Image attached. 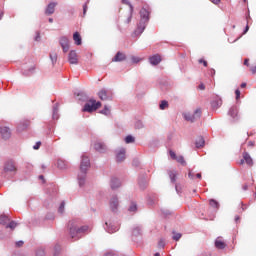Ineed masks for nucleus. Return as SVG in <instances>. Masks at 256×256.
Segmentation results:
<instances>
[{
	"label": "nucleus",
	"mask_w": 256,
	"mask_h": 256,
	"mask_svg": "<svg viewBox=\"0 0 256 256\" xmlns=\"http://www.w3.org/2000/svg\"><path fill=\"white\" fill-rule=\"evenodd\" d=\"M90 165L91 163L89 157L83 156L80 164V174L78 175L80 187H82V185H85V177L87 175V170L89 169Z\"/></svg>",
	"instance_id": "1"
},
{
	"label": "nucleus",
	"mask_w": 256,
	"mask_h": 256,
	"mask_svg": "<svg viewBox=\"0 0 256 256\" xmlns=\"http://www.w3.org/2000/svg\"><path fill=\"white\" fill-rule=\"evenodd\" d=\"M68 227L70 229L72 239H81V234L89 231V226H82L79 228L74 222H69Z\"/></svg>",
	"instance_id": "2"
},
{
	"label": "nucleus",
	"mask_w": 256,
	"mask_h": 256,
	"mask_svg": "<svg viewBox=\"0 0 256 256\" xmlns=\"http://www.w3.org/2000/svg\"><path fill=\"white\" fill-rule=\"evenodd\" d=\"M140 23L138 25L137 31L138 33H143V31H145V27L149 21V12L147 9L142 8L140 10Z\"/></svg>",
	"instance_id": "3"
},
{
	"label": "nucleus",
	"mask_w": 256,
	"mask_h": 256,
	"mask_svg": "<svg viewBox=\"0 0 256 256\" xmlns=\"http://www.w3.org/2000/svg\"><path fill=\"white\" fill-rule=\"evenodd\" d=\"M101 107V102H97V100L90 99L85 105L82 111L86 113H93V111H97Z\"/></svg>",
	"instance_id": "4"
},
{
	"label": "nucleus",
	"mask_w": 256,
	"mask_h": 256,
	"mask_svg": "<svg viewBox=\"0 0 256 256\" xmlns=\"http://www.w3.org/2000/svg\"><path fill=\"white\" fill-rule=\"evenodd\" d=\"M202 111L201 108H197L194 112V114H185L184 119L186 121H190V123H195L198 119H201Z\"/></svg>",
	"instance_id": "5"
},
{
	"label": "nucleus",
	"mask_w": 256,
	"mask_h": 256,
	"mask_svg": "<svg viewBox=\"0 0 256 256\" xmlns=\"http://www.w3.org/2000/svg\"><path fill=\"white\" fill-rule=\"evenodd\" d=\"M0 135L1 138L4 139V141H7V139H11V128L6 126L0 127Z\"/></svg>",
	"instance_id": "6"
},
{
	"label": "nucleus",
	"mask_w": 256,
	"mask_h": 256,
	"mask_svg": "<svg viewBox=\"0 0 256 256\" xmlns=\"http://www.w3.org/2000/svg\"><path fill=\"white\" fill-rule=\"evenodd\" d=\"M244 163H246L248 167H253V158H251V155L247 152L243 153V159L240 160L239 165H244Z\"/></svg>",
	"instance_id": "7"
},
{
	"label": "nucleus",
	"mask_w": 256,
	"mask_h": 256,
	"mask_svg": "<svg viewBox=\"0 0 256 256\" xmlns=\"http://www.w3.org/2000/svg\"><path fill=\"white\" fill-rule=\"evenodd\" d=\"M17 171V166L13 161H8L4 165V172L5 173H15Z\"/></svg>",
	"instance_id": "8"
},
{
	"label": "nucleus",
	"mask_w": 256,
	"mask_h": 256,
	"mask_svg": "<svg viewBox=\"0 0 256 256\" xmlns=\"http://www.w3.org/2000/svg\"><path fill=\"white\" fill-rule=\"evenodd\" d=\"M68 61L70 65H77V63H79V58L77 57V52L75 50L70 51Z\"/></svg>",
	"instance_id": "9"
},
{
	"label": "nucleus",
	"mask_w": 256,
	"mask_h": 256,
	"mask_svg": "<svg viewBox=\"0 0 256 256\" xmlns=\"http://www.w3.org/2000/svg\"><path fill=\"white\" fill-rule=\"evenodd\" d=\"M110 209L111 211H113V213L117 212V210L119 209V198L113 197L110 200Z\"/></svg>",
	"instance_id": "10"
},
{
	"label": "nucleus",
	"mask_w": 256,
	"mask_h": 256,
	"mask_svg": "<svg viewBox=\"0 0 256 256\" xmlns=\"http://www.w3.org/2000/svg\"><path fill=\"white\" fill-rule=\"evenodd\" d=\"M60 45H61L64 53H67V51H69V39H67V37L60 38Z\"/></svg>",
	"instance_id": "11"
},
{
	"label": "nucleus",
	"mask_w": 256,
	"mask_h": 256,
	"mask_svg": "<svg viewBox=\"0 0 256 256\" xmlns=\"http://www.w3.org/2000/svg\"><path fill=\"white\" fill-rule=\"evenodd\" d=\"M95 151H98L99 153H105L107 146L103 142H96L94 144Z\"/></svg>",
	"instance_id": "12"
},
{
	"label": "nucleus",
	"mask_w": 256,
	"mask_h": 256,
	"mask_svg": "<svg viewBox=\"0 0 256 256\" xmlns=\"http://www.w3.org/2000/svg\"><path fill=\"white\" fill-rule=\"evenodd\" d=\"M126 59H127V55H125V53L117 52V54L112 59V61L115 62V63H118V62H121V61H125Z\"/></svg>",
	"instance_id": "13"
},
{
	"label": "nucleus",
	"mask_w": 256,
	"mask_h": 256,
	"mask_svg": "<svg viewBox=\"0 0 256 256\" xmlns=\"http://www.w3.org/2000/svg\"><path fill=\"white\" fill-rule=\"evenodd\" d=\"M55 7H57V3H55V2H51L50 4H48V6L45 10V14L53 15L55 13Z\"/></svg>",
	"instance_id": "14"
},
{
	"label": "nucleus",
	"mask_w": 256,
	"mask_h": 256,
	"mask_svg": "<svg viewBox=\"0 0 256 256\" xmlns=\"http://www.w3.org/2000/svg\"><path fill=\"white\" fill-rule=\"evenodd\" d=\"M116 161L118 163H122V161H125V148H121L118 153L116 154Z\"/></svg>",
	"instance_id": "15"
},
{
	"label": "nucleus",
	"mask_w": 256,
	"mask_h": 256,
	"mask_svg": "<svg viewBox=\"0 0 256 256\" xmlns=\"http://www.w3.org/2000/svg\"><path fill=\"white\" fill-rule=\"evenodd\" d=\"M151 65H159L161 63V55L155 54L149 58Z\"/></svg>",
	"instance_id": "16"
},
{
	"label": "nucleus",
	"mask_w": 256,
	"mask_h": 256,
	"mask_svg": "<svg viewBox=\"0 0 256 256\" xmlns=\"http://www.w3.org/2000/svg\"><path fill=\"white\" fill-rule=\"evenodd\" d=\"M105 225L107 227L106 231H108V233H117V231H119V226L111 225L109 222H106Z\"/></svg>",
	"instance_id": "17"
},
{
	"label": "nucleus",
	"mask_w": 256,
	"mask_h": 256,
	"mask_svg": "<svg viewBox=\"0 0 256 256\" xmlns=\"http://www.w3.org/2000/svg\"><path fill=\"white\" fill-rule=\"evenodd\" d=\"M73 39L75 41V45H81L82 39H81V34H79V32H75L73 34Z\"/></svg>",
	"instance_id": "18"
},
{
	"label": "nucleus",
	"mask_w": 256,
	"mask_h": 256,
	"mask_svg": "<svg viewBox=\"0 0 256 256\" xmlns=\"http://www.w3.org/2000/svg\"><path fill=\"white\" fill-rule=\"evenodd\" d=\"M98 97L101 101H107V90L102 89L98 92Z\"/></svg>",
	"instance_id": "19"
},
{
	"label": "nucleus",
	"mask_w": 256,
	"mask_h": 256,
	"mask_svg": "<svg viewBox=\"0 0 256 256\" xmlns=\"http://www.w3.org/2000/svg\"><path fill=\"white\" fill-rule=\"evenodd\" d=\"M118 187H121V182H119V179L113 178L111 180V188L112 189H118Z\"/></svg>",
	"instance_id": "20"
},
{
	"label": "nucleus",
	"mask_w": 256,
	"mask_h": 256,
	"mask_svg": "<svg viewBox=\"0 0 256 256\" xmlns=\"http://www.w3.org/2000/svg\"><path fill=\"white\" fill-rule=\"evenodd\" d=\"M9 221H11L9 216H7L5 214L0 216V225H7V223H9Z\"/></svg>",
	"instance_id": "21"
},
{
	"label": "nucleus",
	"mask_w": 256,
	"mask_h": 256,
	"mask_svg": "<svg viewBox=\"0 0 256 256\" xmlns=\"http://www.w3.org/2000/svg\"><path fill=\"white\" fill-rule=\"evenodd\" d=\"M215 247H216V249H225V247H227V245L225 244V242L221 241L220 239H217L215 241Z\"/></svg>",
	"instance_id": "22"
},
{
	"label": "nucleus",
	"mask_w": 256,
	"mask_h": 256,
	"mask_svg": "<svg viewBox=\"0 0 256 256\" xmlns=\"http://www.w3.org/2000/svg\"><path fill=\"white\" fill-rule=\"evenodd\" d=\"M129 7H130V12L127 16V19L124 20V23H126V24H129L131 19H133V5L129 4Z\"/></svg>",
	"instance_id": "23"
},
{
	"label": "nucleus",
	"mask_w": 256,
	"mask_h": 256,
	"mask_svg": "<svg viewBox=\"0 0 256 256\" xmlns=\"http://www.w3.org/2000/svg\"><path fill=\"white\" fill-rule=\"evenodd\" d=\"M205 145V139L203 137H198L196 140V147L199 149Z\"/></svg>",
	"instance_id": "24"
},
{
	"label": "nucleus",
	"mask_w": 256,
	"mask_h": 256,
	"mask_svg": "<svg viewBox=\"0 0 256 256\" xmlns=\"http://www.w3.org/2000/svg\"><path fill=\"white\" fill-rule=\"evenodd\" d=\"M169 107V102H167V100H162L159 108L161 109V111H165V109H167Z\"/></svg>",
	"instance_id": "25"
},
{
	"label": "nucleus",
	"mask_w": 256,
	"mask_h": 256,
	"mask_svg": "<svg viewBox=\"0 0 256 256\" xmlns=\"http://www.w3.org/2000/svg\"><path fill=\"white\" fill-rule=\"evenodd\" d=\"M132 235H133V237H139V235H141V228H139V227L133 228Z\"/></svg>",
	"instance_id": "26"
},
{
	"label": "nucleus",
	"mask_w": 256,
	"mask_h": 256,
	"mask_svg": "<svg viewBox=\"0 0 256 256\" xmlns=\"http://www.w3.org/2000/svg\"><path fill=\"white\" fill-rule=\"evenodd\" d=\"M168 174H169V177H170L172 183H175L176 178H177V172H175V171H169Z\"/></svg>",
	"instance_id": "27"
},
{
	"label": "nucleus",
	"mask_w": 256,
	"mask_h": 256,
	"mask_svg": "<svg viewBox=\"0 0 256 256\" xmlns=\"http://www.w3.org/2000/svg\"><path fill=\"white\" fill-rule=\"evenodd\" d=\"M209 204L211 207H213L214 209H219V202H217V200L211 199L209 201Z\"/></svg>",
	"instance_id": "28"
},
{
	"label": "nucleus",
	"mask_w": 256,
	"mask_h": 256,
	"mask_svg": "<svg viewBox=\"0 0 256 256\" xmlns=\"http://www.w3.org/2000/svg\"><path fill=\"white\" fill-rule=\"evenodd\" d=\"M172 233H173L172 239H173L174 241H179V239H181V237H183V235H182L181 233H177V232H175V231H173Z\"/></svg>",
	"instance_id": "29"
},
{
	"label": "nucleus",
	"mask_w": 256,
	"mask_h": 256,
	"mask_svg": "<svg viewBox=\"0 0 256 256\" xmlns=\"http://www.w3.org/2000/svg\"><path fill=\"white\" fill-rule=\"evenodd\" d=\"M174 161H177V163H180V165H185V158L183 156H176V159Z\"/></svg>",
	"instance_id": "30"
},
{
	"label": "nucleus",
	"mask_w": 256,
	"mask_h": 256,
	"mask_svg": "<svg viewBox=\"0 0 256 256\" xmlns=\"http://www.w3.org/2000/svg\"><path fill=\"white\" fill-rule=\"evenodd\" d=\"M17 227V222L11 221L7 226L6 229H11L12 231Z\"/></svg>",
	"instance_id": "31"
},
{
	"label": "nucleus",
	"mask_w": 256,
	"mask_h": 256,
	"mask_svg": "<svg viewBox=\"0 0 256 256\" xmlns=\"http://www.w3.org/2000/svg\"><path fill=\"white\" fill-rule=\"evenodd\" d=\"M125 143H135V138L131 135H128L126 138H125Z\"/></svg>",
	"instance_id": "32"
},
{
	"label": "nucleus",
	"mask_w": 256,
	"mask_h": 256,
	"mask_svg": "<svg viewBox=\"0 0 256 256\" xmlns=\"http://www.w3.org/2000/svg\"><path fill=\"white\" fill-rule=\"evenodd\" d=\"M102 115H111V110H109V108L105 107L102 111H101Z\"/></svg>",
	"instance_id": "33"
},
{
	"label": "nucleus",
	"mask_w": 256,
	"mask_h": 256,
	"mask_svg": "<svg viewBox=\"0 0 256 256\" xmlns=\"http://www.w3.org/2000/svg\"><path fill=\"white\" fill-rule=\"evenodd\" d=\"M131 61L132 63H139V61H141V58L137 56H131Z\"/></svg>",
	"instance_id": "34"
},
{
	"label": "nucleus",
	"mask_w": 256,
	"mask_h": 256,
	"mask_svg": "<svg viewBox=\"0 0 256 256\" xmlns=\"http://www.w3.org/2000/svg\"><path fill=\"white\" fill-rule=\"evenodd\" d=\"M129 211L135 212L137 211V204L132 203L129 207Z\"/></svg>",
	"instance_id": "35"
},
{
	"label": "nucleus",
	"mask_w": 256,
	"mask_h": 256,
	"mask_svg": "<svg viewBox=\"0 0 256 256\" xmlns=\"http://www.w3.org/2000/svg\"><path fill=\"white\" fill-rule=\"evenodd\" d=\"M50 59L52 63H57V54H50Z\"/></svg>",
	"instance_id": "36"
},
{
	"label": "nucleus",
	"mask_w": 256,
	"mask_h": 256,
	"mask_svg": "<svg viewBox=\"0 0 256 256\" xmlns=\"http://www.w3.org/2000/svg\"><path fill=\"white\" fill-rule=\"evenodd\" d=\"M58 211H59V213H63L65 211V202H62L60 204Z\"/></svg>",
	"instance_id": "37"
},
{
	"label": "nucleus",
	"mask_w": 256,
	"mask_h": 256,
	"mask_svg": "<svg viewBox=\"0 0 256 256\" xmlns=\"http://www.w3.org/2000/svg\"><path fill=\"white\" fill-rule=\"evenodd\" d=\"M87 9H89L87 2L83 5V16L87 15Z\"/></svg>",
	"instance_id": "38"
},
{
	"label": "nucleus",
	"mask_w": 256,
	"mask_h": 256,
	"mask_svg": "<svg viewBox=\"0 0 256 256\" xmlns=\"http://www.w3.org/2000/svg\"><path fill=\"white\" fill-rule=\"evenodd\" d=\"M58 167H59V169H65L66 167H65V162H63V161H58Z\"/></svg>",
	"instance_id": "39"
},
{
	"label": "nucleus",
	"mask_w": 256,
	"mask_h": 256,
	"mask_svg": "<svg viewBox=\"0 0 256 256\" xmlns=\"http://www.w3.org/2000/svg\"><path fill=\"white\" fill-rule=\"evenodd\" d=\"M235 95H236V99L238 101V99H240V97H241V91L239 89L235 90Z\"/></svg>",
	"instance_id": "40"
},
{
	"label": "nucleus",
	"mask_w": 256,
	"mask_h": 256,
	"mask_svg": "<svg viewBox=\"0 0 256 256\" xmlns=\"http://www.w3.org/2000/svg\"><path fill=\"white\" fill-rule=\"evenodd\" d=\"M36 256H45V251H43V250H38V251L36 252Z\"/></svg>",
	"instance_id": "41"
},
{
	"label": "nucleus",
	"mask_w": 256,
	"mask_h": 256,
	"mask_svg": "<svg viewBox=\"0 0 256 256\" xmlns=\"http://www.w3.org/2000/svg\"><path fill=\"white\" fill-rule=\"evenodd\" d=\"M170 157L171 159H176L177 158V154H175V152H173V150H170Z\"/></svg>",
	"instance_id": "42"
},
{
	"label": "nucleus",
	"mask_w": 256,
	"mask_h": 256,
	"mask_svg": "<svg viewBox=\"0 0 256 256\" xmlns=\"http://www.w3.org/2000/svg\"><path fill=\"white\" fill-rule=\"evenodd\" d=\"M198 62H199L200 64L202 63V64L204 65V67H207V65H208L207 61L204 60V59H199Z\"/></svg>",
	"instance_id": "43"
},
{
	"label": "nucleus",
	"mask_w": 256,
	"mask_h": 256,
	"mask_svg": "<svg viewBox=\"0 0 256 256\" xmlns=\"http://www.w3.org/2000/svg\"><path fill=\"white\" fill-rule=\"evenodd\" d=\"M41 147V142H37L34 146L33 149L37 150Z\"/></svg>",
	"instance_id": "44"
},
{
	"label": "nucleus",
	"mask_w": 256,
	"mask_h": 256,
	"mask_svg": "<svg viewBox=\"0 0 256 256\" xmlns=\"http://www.w3.org/2000/svg\"><path fill=\"white\" fill-rule=\"evenodd\" d=\"M23 241L16 242V247H23Z\"/></svg>",
	"instance_id": "45"
},
{
	"label": "nucleus",
	"mask_w": 256,
	"mask_h": 256,
	"mask_svg": "<svg viewBox=\"0 0 256 256\" xmlns=\"http://www.w3.org/2000/svg\"><path fill=\"white\" fill-rule=\"evenodd\" d=\"M244 65H246V67H249V58H246L244 60Z\"/></svg>",
	"instance_id": "46"
},
{
	"label": "nucleus",
	"mask_w": 256,
	"mask_h": 256,
	"mask_svg": "<svg viewBox=\"0 0 256 256\" xmlns=\"http://www.w3.org/2000/svg\"><path fill=\"white\" fill-rule=\"evenodd\" d=\"M212 3H214V5H219V3H221V0H212Z\"/></svg>",
	"instance_id": "47"
},
{
	"label": "nucleus",
	"mask_w": 256,
	"mask_h": 256,
	"mask_svg": "<svg viewBox=\"0 0 256 256\" xmlns=\"http://www.w3.org/2000/svg\"><path fill=\"white\" fill-rule=\"evenodd\" d=\"M248 31H249V25H246V28H245V30L243 32V35H245Z\"/></svg>",
	"instance_id": "48"
},
{
	"label": "nucleus",
	"mask_w": 256,
	"mask_h": 256,
	"mask_svg": "<svg viewBox=\"0 0 256 256\" xmlns=\"http://www.w3.org/2000/svg\"><path fill=\"white\" fill-rule=\"evenodd\" d=\"M240 87H241V89H245L246 87H247V83H242L241 85H240Z\"/></svg>",
	"instance_id": "49"
},
{
	"label": "nucleus",
	"mask_w": 256,
	"mask_h": 256,
	"mask_svg": "<svg viewBox=\"0 0 256 256\" xmlns=\"http://www.w3.org/2000/svg\"><path fill=\"white\" fill-rule=\"evenodd\" d=\"M199 89H201V91H204L205 85H204V84H200V85H199Z\"/></svg>",
	"instance_id": "50"
},
{
	"label": "nucleus",
	"mask_w": 256,
	"mask_h": 256,
	"mask_svg": "<svg viewBox=\"0 0 256 256\" xmlns=\"http://www.w3.org/2000/svg\"><path fill=\"white\" fill-rule=\"evenodd\" d=\"M165 246V242H163V240H161L160 242H159V247H164Z\"/></svg>",
	"instance_id": "51"
},
{
	"label": "nucleus",
	"mask_w": 256,
	"mask_h": 256,
	"mask_svg": "<svg viewBox=\"0 0 256 256\" xmlns=\"http://www.w3.org/2000/svg\"><path fill=\"white\" fill-rule=\"evenodd\" d=\"M188 177H189V179H194L193 173H192V172H189V173H188Z\"/></svg>",
	"instance_id": "52"
},
{
	"label": "nucleus",
	"mask_w": 256,
	"mask_h": 256,
	"mask_svg": "<svg viewBox=\"0 0 256 256\" xmlns=\"http://www.w3.org/2000/svg\"><path fill=\"white\" fill-rule=\"evenodd\" d=\"M240 219H241V217L235 216V222H236V223H239Z\"/></svg>",
	"instance_id": "53"
},
{
	"label": "nucleus",
	"mask_w": 256,
	"mask_h": 256,
	"mask_svg": "<svg viewBox=\"0 0 256 256\" xmlns=\"http://www.w3.org/2000/svg\"><path fill=\"white\" fill-rule=\"evenodd\" d=\"M248 145H249V147H254L255 143L250 141V142L248 143Z\"/></svg>",
	"instance_id": "54"
},
{
	"label": "nucleus",
	"mask_w": 256,
	"mask_h": 256,
	"mask_svg": "<svg viewBox=\"0 0 256 256\" xmlns=\"http://www.w3.org/2000/svg\"><path fill=\"white\" fill-rule=\"evenodd\" d=\"M122 3H123L124 5H129V1H127V0H122Z\"/></svg>",
	"instance_id": "55"
},
{
	"label": "nucleus",
	"mask_w": 256,
	"mask_h": 256,
	"mask_svg": "<svg viewBox=\"0 0 256 256\" xmlns=\"http://www.w3.org/2000/svg\"><path fill=\"white\" fill-rule=\"evenodd\" d=\"M105 256H115V254L109 252V253L105 254Z\"/></svg>",
	"instance_id": "56"
},
{
	"label": "nucleus",
	"mask_w": 256,
	"mask_h": 256,
	"mask_svg": "<svg viewBox=\"0 0 256 256\" xmlns=\"http://www.w3.org/2000/svg\"><path fill=\"white\" fill-rule=\"evenodd\" d=\"M197 179H201V173L196 174Z\"/></svg>",
	"instance_id": "57"
},
{
	"label": "nucleus",
	"mask_w": 256,
	"mask_h": 256,
	"mask_svg": "<svg viewBox=\"0 0 256 256\" xmlns=\"http://www.w3.org/2000/svg\"><path fill=\"white\" fill-rule=\"evenodd\" d=\"M49 23H53V18H49Z\"/></svg>",
	"instance_id": "58"
},
{
	"label": "nucleus",
	"mask_w": 256,
	"mask_h": 256,
	"mask_svg": "<svg viewBox=\"0 0 256 256\" xmlns=\"http://www.w3.org/2000/svg\"><path fill=\"white\" fill-rule=\"evenodd\" d=\"M154 256H160V254L159 253H155Z\"/></svg>",
	"instance_id": "59"
},
{
	"label": "nucleus",
	"mask_w": 256,
	"mask_h": 256,
	"mask_svg": "<svg viewBox=\"0 0 256 256\" xmlns=\"http://www.w3.org/2000/svg\"><path fill=\"white\" fill-rule=\"evenodd\" d=\"M244 190L247 191V186H244Z\"/></svg>",
	"instance_id": "60"
},
{
	"label": "nucleus",
	"mask_w": 256,
	"mask_h": 256,
	"mask_svg": "<svg viewBox=\"0 0 256 256\" xmlns=\"http://www.w3.org/2000/svg\"><path fill=\"white\" fill-rule=\"evenodd\" d=\"M212 107H215V102L212 103Z\"/></svg>",
	"instance_id": "61"
},
{
	"label": "nucleus",
	"mask_w": 256,
	"mask_h": 256,
	"mask_svg": "<svg viewBox=\"0 0 256 256\" xmlns=\"http://www.w3.org/2000/svg\"><path fill=\"white\" fill-rule=\"evenodd\" d=\"M39 179H43V176L41 175V176H39Z\"/></svg>",
	"instance_id": "62"
},
{
	"label": "nucleus",
	"mask_w": 256,
	"mask_h": 256,
	"mask_svg": "<svg viewBox=\"0 0 256 256\" xmlns=\"http://www.w3.org/2000/svg\"><path fill=\"white\" fill-rule=\"evenodd\" d=\"M1 17H3V14H0V19H1Z\"/></svg>",
	"instance_id": "63"
},
{
	"label": "nucleus",
	"mask_w": 256,
	"mask_h": 256,
	"mask_svg": "<svg viewBox=\"0 0 256 256\" xmlns=\"http://www.w3.org/2000/svg\"><path fill=\"white\" fill-rule=\"evenodd\" d=\"M32 71H35V67L32 68Z\"/></svg>",
	"instance_id": "64"
}]
</instances>
